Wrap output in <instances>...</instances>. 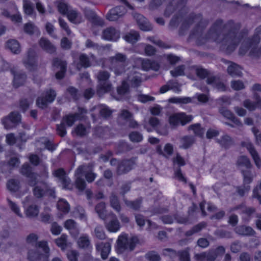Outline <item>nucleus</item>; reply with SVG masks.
Here are the masks:
<instances>
[{"label":"nucleus","instance_id":"nucleus-32","mask_svg":"<svg viewBox=\"0 0 261 261\" xmlns=\"http://www.w3.org/2000/svg\"><path fill=\"white\" fill-rule=\"evenodd\" d=\"M79 247L83 249H91L92 246L90 243L89 237L87 234H83L77 240Z\"/></svg>","mask_w":261,"mask_h":261},{"label":"nucleus","instance_id":"nucleus-24","mask_svg":"<svg viewBox=\"0 0 261 261\" xmlns=\"http://www.w3.org/2000/svg\"><path fill=\"white\" fill-rule=\"evenodd\" d=\"M96 249L100 252L101 258L103 259L107 258L110 251L111 244L109 242H100L96 244Z\"/></svg>","mask_w":261,"mask_h":261},{"label":"nucleus","instance_id":"nucleus-43","mask_svg":"<svg viewBox=\"0 0 261 261\" xmlns=\"http://www.w3.org/2000/svg\"><path fill=\"white\" fill-rule=\"evenodd\" d=\"M7 47L14 54H19L20 52V46L19 42L16 40H10L7 43Z\"/></svg>","mask_w":261,"mask_h":261},{"label":"nucleus","instance_id":"nucleus-54","mask_svg":"<svg viewBox=\"0 0 261 261\" xmlns=\"http://www.w3.org/2000/svg\"><path fill=\"white\" fill-rule=\"evenodd\" d=\"M67 237L66 234H63L61 236L55 240V242L58 246L62 249H65L67 247Z\"/></svg>","mask_w":261,"mask_h":261},{"label":"nucleus","instance_id":"nucleus-28","mask_svg":"<svg viewBox=\"0 0 261 261\" xmlns=\"http://www.w3.org/2000/svg\"><path fill=\"white\" fill-rule=\"evenodd\" d=\"M235 232L241 236H253L255 234V231L250 226L240 225L234 229Z\"/></svg>","mask_w":261,"mask_h":261},{"label":"nucleus","instance_id":"nucleus-51","mask_svg":"<svg viewBox=\"0 0 261 261\" xmlns=\"http://www.w3.org/2000/svg\"><path fill=\"white\" fill-rule=\"evenodd\" d=\"M189 129L193 130L194 133L199 137H202L204 133V129L201 127L199 123L190 125Z\"/></svg>","mask_w":261,"mask_h":261},{"label":"nucleus","instance_id":"nucleus-19","mask_svg":"<svg viewBox=\"0 0 261 261\" xmlns=\"http://www.w3.org/2000/svg\"><path fill=\"white\" fill-rule=\"evenodd\" d=\"M67 63L65 61H62L58 58H55L53 62V66L54 67L60 68V71L56 74V77L57 79H62L64 76L66 71Z\"/></svg>","mask_w":261,"mask_h":261},{"label":"nucleus","instance_id":"nucleus-48","mask_svg":"<svg viewBox=\"0 0 261 261\" xmlns=\"http://www.w3.org/2000/svg\"><path fill=\"white\" fill-rule=\"evenodd\" d=\"M169 102L172 103H188L192 101L191 98L188 97H174L169 99Z\"/></svg>","mask_w":261,"mask_h":261},{"label":"nucleus","instance_id":"nucleus-5","mask_svg":"<svg viewBox=\"0 0 261 261\" xmlns=\"http://www.w3.org/2000/svg\"><path fill=\"white\" fill-rule=\"evenodd\" d=\"M126 59L125 55L120 53L111 58L110 68L116 75H120L125 71Z\"/></svg>","mask_w":261,"mask_h":261},{"label":"nucleus","instance_id":"nucleus-40","mask_svg":"<svg viewBox=\"0 0 261 261\" xmlns=\"http://www.w3.org/2000/svg\"><path fill=\"white\" fill-rule=\"evenodd\" d=\"M256 45L254 44V43L251 39H247L245 40L242 44H241L240 48L239 49V54L240 55L243 56L244 55L249 48L255 47Z\"/></svg>","mask_w":261,"mask_h":261},{"label":"nucleus","instance_id":"nucleus-58","mask_svg":"<svg viewBox=\"0 0 261 261\" xmlns=\"http://www.w3.org/2000/svg\"><path fill=\"white\" fill-rule=\"evenodd\" d=\"M145 258L149 261H160L161 257L159 254L154 251H150L145 254Z\"/></svg>","mask_w":261,"mask_h":261},{"label":"nucleus","instance_id":"nucleus-34","mask_svg":"<svg viewBox=\"0 0 261 261\" xmlns=\"http://www.w3.org/2000/svg\"><path fill=\"white\" fill-rule=\"evenodd\" d=\"M11 72L14 75L13 85L15 87L17 88L22 85L26 80V75L23 72H17L15 73L13 70Z\"/></svg>","mask_w":261,"mask_h":261},{"label":"nucleus","instance_id":"nucleus-29","mask_svg":"<svg viewBox=\"0 0 261 261\" xmlns=\"http://www.w3.org/2000/svg\"><path fill=\"white\" fill-rule=\"evenodd\" d=\"M206 83L219 91H224L226 90L225 85L219 81V80L215 76H211V77H208L206 80Z\"/></svg>","mask_w":261,"mask_h":261},{"label":"nucleus","instance_id":"nucleus-30","mask_svg":"<svg viewBox=\"0 0 261 261\" xmlns=\"http://www.w3.org/2000/svg\"><path fill=\"white\" fill-rule=\"evenodd\" d=\"M66 15L68 19L73 23H80L83 21V17L81 14L71 8Z\"/></svg>","mask_w":261,"mask_h":261},{"label":"nucleus","instance_id":"nucleus-26","mask_svg":"<svg viewBox=\"0 0 261 261\" xmlns=\"http://www.w3.org/2000/svg\"><path fill=\"white\" fill-rule=\"evenodd\" d=\"M222 61L225 63H230L227 68V72L232 76H241L242 73L241 68L237 64L222 59Z\"/></svg>","mask_w":261,"mask_h":261},{"label":"nucleus","instance_id":"nucleus-63","mask_svg":"<svg viewBox=\"0 0 261 261\" xmlns=\"http://www.w3.org/2000/svg\"><path fill=\"white\" fill-rule=\"evenodd\" d=\"M112 111L106 106H101L99 109L100 115L104 118H108L112 114Z\"/></svg>","mask_w":261,"mask_h":261},{"label":"nucleus","instance_id":"nucleus-62","mask_svg":"<svg viewBox=\"0 0 261 261\" xmlns=\"http://www.w3.org/2000/svg\"><path fill=\"white\" fill-rule=\"evenodd\" d=\"M8 201L9 203V206L11 209V210L18 216L22 217V214L20 212L19 206L15 203L13 202L12 201L10 200L9 199H8Z\"/></svg>","mask_w":261,"mask_h":261},{"label":"nucleus","instance_id":"nucleus-33","mask_svg":"<svg viewBox=\"0 0 261 261\" xmlns=\"http://www.w3.org/2000/svg\"><path fill=\"white\" fill-rule=\"evenodd\" d=\"M64 226L72 235L76 236L79 234V229L76 223L74 220L72 219L66 220Z\"/></svg>","mask_w":261,"mask_h":261},{"label":"nucleus","instance_id":"nucleus-11","mask_svg":"<svg viewBox=\"0 0 261 261\" xmlns=\"http://www.w3.org/2000/svg\"><path fill=\"white\" fill-rule=\"evenodd\" d=\"M56 96V93L53 90L47 91L45 96H40L36 100V104L38 107L44 109L46 108L48 103L52 102Z\"/></svg>","mask_w":261,"mask_h":261},{"label":"nucleus","instance_id":"nucleus-41","mask_svg":"<svg viewBox=\"0 0 261 261\" xmlns=\"http://www.w3.org/2000/svg\"><path fill=\"white\" fill-rule=\"evenodd\" d=\"M218 143L225 148H228L233 144V141L230 136L225 135L222 136L220 139H218Z\"/></svg>","mask_w":261,"mask_h":261},{"label":"nucleus","instance_id":"nucleus-27","mask_svg":"<svg viewBox=\"0 0 261 261\" xmlns=\"http://www.w3.org/2000/svg\"><path fill=\"white\" fill-rule=\"evenodd\" d=\"M136 20L139 28L144 31H149L152 30L151 24L142 15L138 14L136 16Z\"/></svg>","mask_w":261,"mask_h":261},{"label":"nucleus","instance_id":"nucleus-3","mask_svg":"<svg viewBox=\"0 0 261 261\" xmlns=\"http://www.w3.org/2000/svg\"><path fill=\"white\" fill-rule=\"evenodd\" d=\"M35 250H29L28 258L30 261H47L49 256V248L46 241H40Z\"/></svg>","mask_w":261,"mask_h":261},{"label":"nucleus","instance_id":"nucleus-59","mask_svg":"<svg viewBox=\"0 0 261 261\" xmlns=\"http://www.w3.org/2000/svg\"><path fill=\"white\" fill-rule=\"evenodd\" d=\"M129 138L133 142H140L143 140V136L140 133L134 131L129 134Z\"/></svg>","mask_w":261,"mask_h":261},{"label":"nucleus","instance_id":"nucleus-1","mask_svg":"<svg viewBox=\"0 0 261 261\" xmlns=\"http://www.w3.org/2000/svg\"><path fill=\"white\" fill-rule=\"evenodd\" d=\"M193 23H196L194 30L190 35V39L196 40V43L201 45L207 41H214L220 45V49L226 54H230L237 48L243 35L238 31L241 25L229 20L223 25L221 19L217 20L212 26L205 36L203 31L208 24L206 20H203L200 14H192L184 21L181 29H188Z\"/></svg>","mask_w":261,"mask_h":261},{"label":"nucleus","instance_id":"nucleus-6","mask_svg":"<svg viewBox=\"0 0 261 261\" xmlns=\"http://www.w3.org/2000/svg\"><path fill=\"white\" fill-rule=\"evenodd\" d=\"M138 239L136 237L128 238L127 234H122L119 237L117 240V245L119 249L121 250L132 251L135 248Z\"/></svg>","mask_w":261,"mask_h":261},{"label":"nucleus","instance_id":"nucleus-47","mask_svg":"<svg viewBox=\"0 0 261 261\" xmlns=\"http://www.w3.org/2000/svg\"><path fill=\"white\" fill-rule=\"evenodd\" d=\"M58 210L64 214L68 213L70 210V205L68 202L64 199H60L57 203Z\"/></svg>","mask_w":261,"mask_h":261},{"label":"nucleus","instance_id":"nucleus-21","mask_svg":"<svg viewBox=\"0 0 261 261\" xmlns=\"http://www.w3.org/2000/svg\"><path fill=\"white\" fill-rule=\"evenodd\" d=\"M253 97L256 101L255 102L248 99L245 100L243 102L244 106L250 111H254L256 108H258L261 109L260 97L256 93H254Z\"/></svg>","mask_w":261,"mask_h":261},{"label":"nucleus","instance_id":"nucleus-60","mask_svg":"<svg viewBox=\"0 0 261 261\" xmlns=\"http://www.w3.org/2000/svg\"><path fill=\"white\" fill-rule=\"evenodd\" d=\"M58 9L60 13L62 14H67L68 11L70 9V7L63 1H60L58 2Z\"/></svg>","mask_w":261,"mask_h":261},{"label":"nucleus","instance_id":"nucleus-49","mask_svg":"<svg viewBox=\"0 0 261 261\" xmlns=\"http://www.w3.org/2000/svg\"><path fill=\"white\" fill-rule=\"evenodd\" d=\"M50 208L45 207L44 212L41 214V220L44 223H49L53 220V216L49 213Z\"/></svg>","mask_w":261,"mask_h":261},{"label":"nucleus","instance_id":"nucleus-50","mask_svg":"<svg viewBox=\"0 0 261 261\" xmlns=\"http://www.w3.org/2000/svg\"><path fill=\"white\" fill-rule=\"evenodd\" d=\"M110 198L111 206L116 211L120 212L121 210V206L117 196L114 193H112Z\"/></svg>","mask_w":261,"mask_h":261},{"label":"nucleus","instance_id":"nucleus-7","mask_svg":"<svg viewBox=\"0 0 261 261\" xmlns=\"http://www.w3.org/2000/svg\"><path fill=\"white\" fill-rule=\"evenodd\" d=\"M193 119L192 115H186L185 113H178L171 115L169 119L170 125L176 126L179 124L185 125Z\"/></svg>","mask_w":261,"mask_h":261},{"label":"nucleus","instance_id":"nucleus-12","mask_svg":"<svg viewBox=\"0 0 261 261\" xmlns=\"http://www.w3.org/2000/svg\"><path fill=\"white\" fill-rule=\"evenodd\" d=\"M20 173L28 178V184L30 186L35 184L37 179V175L33 171V169L29 163H26L22 166Z\"/></svg>","mask_w":261,"mask_h":261},{"label":"nucleus","instance_id":"nucleus-56","mask_svg":"<svg viewBox=\"0 0 261 261\" xmlns=\"http://www.w3.org/2000/svg\"><path fill=\"white\" fill-rule=\"evenodd\" d=\"M133 114L127 110H121L118 115V120L121 119L127 122L132 117H133Z\"/></svg>","mask_w":261,"mask_h":261},{"label":"nucleus","instance_id":"nucleus-39","mask_svg":"<svg viewBox=\"0 0 261 261\" xmlns=\"http://www.w3.org/2000/svg\"><path fill=\"white\" fill-rule=\"evenodd\" d=\"M25 214L29 218H34L38 216L39 213V207L34 204H32L25 208Z\"/></svg>","mask_w":261,"mask_h":261},{"label":"nucleus","instance_id":"nucleus-15","mask_svg":"<svg viewBox=\"0 0 261 261\" xmlns=\"http://www.w3.org/2000/svg\"><path fill=\"white\" fill-rule=\"evenodd\" d=\"M85 168V165L80 166L75 171L76 187L80 191H83L86 187V182L83 178Z\"/></svg>","mask_w":261,"mask_h":261},{"label":"nucleus","instance_id":"nucleus-20","mask_svg":"<svg viewBox=\"0 0 261 261\" xmlns=\"http://www.w3.org/2000/svg\"><path fill=\"white\" fill-rule=\"evenodd\" d=\"M119 37V32L113 27L107 28L102 33V38L105 40L116 41Z\"/></svg>","mask_w":261,"mask_h":261},{"label":"nucleus","instance_id":"nucleus-38","mask_svg":"<svg viewBox=\"0 0 261 261\" xmlns=\"http://www.w3.org/2000/svg\"><path fill=\"white\" fill-rule=\"evenodd\" d=\"M80 114L75 113L65 116L62 119V122L69 127H71L77 120H80Z\"/></svg>","mask_w":261,"mask_h":261},{"label":"nucleus","instance_id":"nucleus-13","mask_svg":"<svg viewBox=\"0 0 261 261\" xmlns=\"http://www.w3.org/2000/svg\"><path fill=\"white\" fill-rule=\"evenodd\" d=\"M136 158H133L129 160H124L118 164L117 172L118 174H125L131 170L136 164Z\"/></svg>","mask_w":261,"mask_h":261},{"label":"nucleus","instance_id":"nucleus-2","mask_svg":"<svg viewBox=\"0 0 261 261\" xmlns=\"http://www.w3.org/2000/svg\"><path fill=\"white\" fill-rule=\"evenodd\" d=\"M31 186L33 187L32 189L33 194L37 199H40L45 197L52 198H56L55 188L46 182L38 181L37 179L35 184Z\"/></svg>","mask_w":261,"mask_h":261},{"label":"nucleus","instance_id":"nucleus-17","mask_svg":"<svg viewBox=\"0 0 261 261\" xmlns=\"http://www.w3.org/2000/svg\"><path fill=\"white\" fill-rule=\"evenodd\" d=\"M53 175L58 178V181L62 184L63 188H69V186L70 185V180L67 176L66 172L63 168H59L55 170L53 173Z\"/></svg>","mask_w":261,"mask_h":261},{"label":"nucleus","instance_id":"nucleus-23","mask_svg":"<svg viewBox=\"0 0 261 261\" xmlns=\"http://www.w3.org/2000/svg\"><path fill=\"white\" fill-rule=\"evenodd\" d=\"M91 60H94L95 57L92 55L89 58L86 54H82L79 56V62L77 64V68L80 70L81 68H88L91 65Z\"/></svg>","mask_w":261,"mask_h":261},{"label":"nucleus","instance_id":"nucleus-61","mask_svg":"<svg viewBox=\"0 0 261 261\" xmlns=\"http://www.w3.org/2000/svg\"><path fill=\"white\" fill-rule=\"evenodd\" d=\"M20 163L19 160L16 157L11 158L8 164L3 163V167L11 169V167H14L18 166Z\"/></svg>","mask_w":261,"mask_h":261},{"label":"nucleus","instance_id":"nucleus-44","mask_svg":"<svg viewBox=\"0 0 261 261\" xmlns=\"http://www.w3.org/2000/svg\"><path fill=\"white\" fill-rule=\"evenodd\" d=\"M124 202L125 204L130 208L135 211L139 210L141 206L142 202V198H139L134 201H128L127 200H124Z\"/></svg>","mask_w":261,"mask_h":261},{"label":"nucleus","instance_id":"nucleus-53","mask_svg":"<svg viewBox=\"0 0 261 261\" xmlns=\"http://www.w3.org/2000/svg\"><path fill=\"white\" fill-rule=\"evenodd\" d=\"M193 137L185 136L181 139V147L185 149L189 148L194 142Z\"/></svg>","mask_w":261,"mask_h":261},{"label":"nucleus","instance_id":"nucleus-52","mask_svg":"<svg viewBox=\"0 0 261 261\" xmlns=\"http://www.w3.org/2000/svg\"><path fill=\"white\" fill-rule=\"evenodd\" d=\"M23 8L26 14L29 15L33 14L34 8L32 3L29 0H23Z\"/></svg>","mask_w":261,"mask_h":261},{"label":"nucleus","instance_id":"nucleus-35","mask_svg":"<svg viewBox=\"0 0 261 261\" xmlns=\"http://www.w3.org/2000/svg\"><path fill=\"white\" fill-rule=\"evenodd\" d=\"M142 81L141 75L138 72H135L128 76V82L131 86L133 87L139 86Z\"/></svg>","mask_w":261,"mask_h":261},{"label":"nucleus","instance_id":"nucleus-10","mask_svg":"<svg viewBox=\"0 0 261 261\" xmlns=\"http://www.w3.org/2000/svg\"><path fill=\"white\" fill-rule=\"evenodd\" d=\"M21 120V115L18 112H12L8 116L4 118L2 123L6 129H10L18 123Z\"/></svg>","mask_w":261,"mask_h":261},{"label":"nucleus","instance_id":"nucleus-64","mask_svg":"<svg viewBox=\"0 0 261 261\" xmlns=\"http://www.w3.org/2000/svg\"><path fill=\"white\" fill-rule=\"evenodd\" d=\"M261 39V25L255 30V32L253 38L251 39L255 45L257 44Z\"/></svg>","mask_w":261,"mask_h":261},{"label":"nucleus","instance_id":"nucleus-22","mask_svg":"<svg viewBox=\"0 0 261 261\" xmlns=\"http://www.w3.org/2000/svg\"><path fill=\"white\" fill-rule=\"evenodd\" d=\"M139 61L141 63L142 68L144 70L148 71L152 69L154 71H158L160 68L159 64L155 61L140 58L139 59Z\"/></svg>","mask_w":261,"mask_h":261},{"label":"nucleus","instance_id":"nucleus-42","mask_svg":"<svg viewBox=\"0 0 261 261\" xmlns=\"http://www.w3.org/2000/svg\"><path fill=\"white\" fill-rule=\"evenodd\" d=\"M140 36L137 31L132 30L124 36V39L132 44L136 43L139 40Z\"/></svg>","mask_w":261,"mask_h":261},{"label":"nucleus","instance_id":"nucleus-37","mask_svg":"<svg viewBox=\"0 0 261 261\" xmlns=\"http://www.w3.org/2000/svg\"><path fill=\"white\" fill-rule=\"evenodd\" d=\"M237 165L242 171L243 170V168L248 169L251 167L249 159L247 156L244 155L241 156L238 158Z\"/></svg>","mask_w":261,"mask_h":261},{"label":"nucleus","instance_id":"nucleus-16","mask_svg":"<svg viewBox=\"0 0 261 261\" xmlns=\"http://www.w3.org/2000/svg\"><path fill=\"white\" fill-rule=\"evenodd\" d=\"M242 146L245 147L251 154L255 165L258 168H261V159H260L257 152L255 149L252 144L249 141H246L242 142L241 143Z\"/></svg>","mask_w":261,"mask_h":261},{"label":"nucleus","instance_id":"nucleus-4","mask_svg":"<svg viewBox=\"0 0 261 261\" xmlns=\"http://www.w3.org/2000/svg\"><path fill=\"white\" fill-rule=\"evenodd\" d=\"M110 74L106 71H100L97 74L98 84L97 88V94L99 96L112 90V86L109 79Z\"/></svg>","mask_w":261,"mask_h":261},{"label":"nucleus","instance_id":"nucleus-8","mask_svg":"<svg viewBox=\"0 0 261 261\" xmlns=\"http://www.w3.org/2000/svg\"><path fill=\"white\" fill-rule=\"evenodd\" d=\"M239 210V213L241 215L243 221L245 222H249L255 214V208L251 207H247L242 204L233 207L230 210V212Z\"/></svg>","mask_w":261,"mask_h":261},{"label":"nucleus","instance_id":"nucleus-9","mask_svg":"<svg viewBox=\"0 0 261 261\" xmlns=\"http://www.w3.org/2000/svg\"><path fill=\"white\" fill-rule=\"evenodd\" d=\"M23 64L29 70H34L37 66V56L35 51L32 48L28 50L27 56L23 59Z\"/></svg>","mask_w":261,"mask_h":261},{"label":"nucleus","instance_id":"nucleus-57","mask_svg":"<svg viewBox=\"0 0 261 261\" xmlns=\"http://www.w3.org/2000/svg\"><path fill=\"white\" fill-rule=\"evenodd\" d=\"M109 132L108 127H103L102 126H97L95 128L94 134L99 137H105V136Z\"/></svg>","mask_w":261,"mask_h":261},{"label":"nucleus","instance_id":"nucleus-31","mask_svg":"<svg viewBox=\"0 0 261 261\" xmlns=\"http://www.w3.org/2000/svg\"><path fill=\"white\" fill-rule=\"evenodd\" d=\"M40 46L45 51L53 54L56 51L55 46L47 39L41 38L39 41Z\"/></svg>","mask_w":261,"mask_h":261},{"label":"nucleus","instance_id":"nucleus-14","mask_svg":"<svg viewBox=\"0 0 261 261\" xmlns=\"http://www.w3.org/2000/svg\"><path fill=\"white\" fill-rule=\"evenodd\" d=\"M109 219L105 222V226L108 231L112 232L118 231L120 228V224L116 216L111 214L108 216Z\"/></svg>","mask_w":261,"mask_h":261},{"label":"nucleus","instance_id":"nucleus-36","mask_svg":"<svg viewBox=\"0 0 261 261\" xmlns=\"http://www.w3.org/2000/svg\"><path fill=\"white\" fill-rule=\"evenodd\" d=\"M219 111L220 113L223 116H224L225 117L228 119L231 120L232 122H233L237 125L239 126L242 124L239 119L236 117L233 114V113L229 110H227V109L224 107H222L220 109Z\"/></svg>","mask_w":261,"mask_h":261},{"label":"nucleus","instance_id":"nucleus-46","mask_svg":"<svg viewBox=\"0 0 261 261\" xmlns=\"http://www.w3.org/2000/svg\"><path fill=\"white\" fill-rule=\"evenodd\" d=\"M91 233L93 237L99 240H104L106 237L103 228L100 225L96 226L94 228L93 232Z\"/></svg>","mask_w":261,"mask_h":261},{"label":"nucleus","instance_id":"nucleus-25","mask_svg":"<svg viewBox=\"0 0 261 261\" xmlns=\"http://www.w3.org/2000/svg\"><path fill=\"white\" fill-rule=\"evenodd\" d=\"M194 257L196 260L201 261L205 259L206 261H214L217 257V253L214 249L210 250L208 252L196 254Z\"/></svg>","mask_w":261,"mask_h":261},{"label":"nucleus","instance_id":"nucleus-55","mask_svg":"<svg viewBox=\"0 0 261 261\" xmlns=\"http://www.w3.org/2000/svg\"><path fill=\"white\" fill-rule=\"evenodd\" d=\"M8 189L11 192H16L19 188V183L17 180H9L7 184Z\"/></svg>","mask_w":261,"mask_h":261},{"label":"nucleus","instance_id":"nucleus-45","mask_svg":"<svg viewBox=\"0 0 261 261\" xmlns=\"http://www.w3.org/2000/svg\"><path fill=\"white\" fill-rule=\"evenodd\" d=\"M95 211L99 217L102 220H105L107 217L105 203L101 202L95 206Z\"/></svg>","mask_w":261,"mask_h":261},{"label":"nucleus","instance_id":"nucleus-18","mask_svg":"<svg viewBox=\"0 0 261 261\" xmlns=\"http://www.w3.org/2000/svg\"><path fill=\"white\" fill-rule=\"evenodd\" d=\"M126 12L123 6H117L111 9L107 15V19L110 21H115L122 16Z\"/></svg>","mask_w":261,"mask_h":261}]
</instances>
